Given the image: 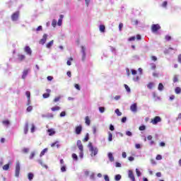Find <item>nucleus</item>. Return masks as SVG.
Wrapping results in <instances>:
<instances>
[{
  "label": "nucleus",
  "mask_w": 181,
  "mask_h": 181,
  "mask_svg": "<svg viewBox=\"0 0 181 181\" xmlns=\"http://www.w3.org/2000/svg\"><path fill=\"white\" fill-rule=\"evenodd\" d=\"M88 148L89 152H90V156L92 158L93 156H96V155L98 154V148L94 147V146H93V143L89 142L88 144Z\"/></svg>",
  "instance_id": "f257e3e1"
},
{
  "label": "nucleus",
  "mask_w": 181,
  "mask_h": 181,
  "mask_svg": "<svg viewBox=\"0 0 181 181\" xmlns=\"http://www.w3.org/2000/svg\"><path fill=\"white\" fill-rule=\"evenodd\" d=\"M81 49V60L82 62H86V58L87 57V47L82 45Z\"/></svg>",
  "instance_id": "f03ea898"
},
{
  "label": "nucleus",
  "mask_w": 181,
  "mask_h": 181,
  "mask_svg": "<svg viewBox=\"0 0 181 181\" xmlns=\"http://www.w3.org/2000/svg\"><path fill=\"white\" fill-rule=\"evenodd\" d=\"M20 173H21V163H19V161H18L16 164V170H15L16 177H19Z\"/></svg>",
  "instance_id": "7ed1b4c3"
},
{
  "label": "nucleus",
  "mask_w": 181,
  "mask_h": 181,
  "mask_svg": "<svg viewBox=\"0 0 181 181\" xmlns=\"http://www.w3.org/2000/svg\"><path fill=\"white\" fill-rule=\"evenodd\" d=\"M29 73H30V69L28 68L23 69L21 78L23 80H26V78L28 77V74H29Z\"/></svg>",
  "instance_id": "20e7f679"
},
{
  "label": "nucleus",
  "mask_w": 181,
  "mask_h": 181,
  "mask_svg": "<svg viewBox=\"0 0 181 181\" xmlns=\"http://www.w3.org/2000/svg\"><path fill=\"white\" fill-rule=\"evenodd\" d=\"M19 19V11H16L11 15V21L13 22H16Z\"/></svg>",
  "instance_id": "39448f33"
},
{
  "label": "nucleus",
  "mask_w": 181,
  "mask_h": 181,
  "mask_svg": "<svg viewBox=\"0 0 181 181\" xmlns=\"http://www.w3.org/2000/svg\"><path fill=\"white\" fill-rule=\"evenodd\" d=\"M81 132H83V126L79 125L75 127V134L76 135H81Z\"/></svg>",
  "instance_id": "423d86ee"
},
{
  "label": "nucleus",
  "mask_w": 181,
  "mask_h": 181,
  "mask_svg": "<svg viewBox=\"0 0 181 181\" xmlns=\"http://www.w3.org/2000/svg\"><path fill=\"white\" fill-rule=\"evenodd\" d=\"M159 29H160V25H159V24H153L151 26V30L153 33L158 32Z\"/></svg>",
  "instance_id": "0eeeda50"
},
{
  "label": "nucleus",
  "mask_w": 181,
  "mask_h": 181,
  "mask_svg": "<svg viewBox=\"0 0 181 181\" xmlns=\"http://www.w3.org/2000/svg\"><path fill=\"white\" fill-rule=\"evenodd\" d=\"M162 121V119L159 116H156L153 118V119L151 120V122L153 125H156L158 122H160Z\"/></svg>",
  "instance_id": "6e6552de"
},
{
  "label": "nucleus",
  "mask_w": 181,
  "mask_h": 181,
  "mask_svg": "<svg viewBox=\"0 0 181 181\" xmlns=\"http://www.w3.org/2000/svg\"><path fill=\"white\" fill-rule=\"evenodd\" d=\"M24 52L28 54V56H32V49H30V47L29 46H25L24 47Z\"/></svg>",
  "instance_id": "1a4fd4ad"
},
{
  "label": "nucleus",
  "mask_w": 181,
  "mask_h": 181,
  "mask_svg": "<svg viewBox=\"0 0 181 181\" xmlns=\"http://www.w3.org/2000/svg\"><path fill=\"white\" fill-rule=\"evenodd\" d=\"M128 177L132 181H136L135 180V175H134V172L132 171V170H130L128 171Z\"/></svg>",
  "instance_id": "9d476101"
},
{
  "label": "nucleus",
  "mask_w": 181,
  "mask_h": 181,
  "mask_svg": "<svg viewBox=\"0 0 181 181\" xmlns=\"http://www.w3.org/2000/svg\"><path fill=\"white\" fill-rule=\"evenodd\" d=\"M47 34H44L42 38L39 42L40 45H45L47 40Z\"/></svg>",
  "instance_id": "9b49d317"
},
{
  "label": "nucleus",
  "mask_w": 181,
  "mask_h": 181,
  "mask_svg": "<svg viewBox=\"0 0 181 181\" xmlns=\"http://www.w3.org/2000/svg\"><path fill=\"white\" fill-rule=\"evenodd\" d=\"M130 110L132 112H136L138 111V105H136V103H133L130 106Z\"/></svg>",
  "instance_id": "f8f14e48"
},
{
  "label": "nucleus",
  "mask_w": 181,
  "mask_h": 181,
  "mask_svg": "<svg viewBox=\"0 0 181 181\" xmlns=\"http://www.w3.org/2000/svg\"><path fill=\"white\" fill-rule=\"evenodd\" d=\"M63 18H64V16L63 14H61L57 22L58 26H62V25L63 24Z\"/></svg>",
  "instance_id": "ddd939ff"
},
{
  "label": "nucleus",
  "mask_w": 181,
  "mask_h": 181,
  "mask_svg": "<svg viewBox=\"0 0 181 181\" xmlns=\"http://www.w3.org/2000/svg\"><path fill=\"white\" fill-rule=\"evenodd\" d=\"M76 145H77L79 151H82L83 149H84V147L83 146V144L81 143V140H78Z\"/></svg>",
  "instance_id": "4468645a"
},
{
  "label": "nucleus",
  "mask_w": 181,
  "mask_h": 181,
  "mask_svg": "<svg viewBox=\"0 0 181 181\" xmlns=\"http://www.w3.org/2000/svg\"><path fill=\"white\" fill-rule=\"evenodd\" d=\"M26 59V57L24 54H18V60L19 62H23Z\"/></svg>",
  "instance_id": "2eb2a0df"
},
{
  "label": "nucleus",
  "mask_w": 181,
  "mask_h": 181,
  "mask_svg": "<svg viewBox=\"0 0 181 181\" xmlns=\"http://www.w3.org/2000/svg\"><path fill=\"white\" fill-rule=\"evenodd\" d=\"M47 133L49 136H53L56 134V131H54V129H49Z\"/></svg>",
  "instance_id": "dca6fc26"
},
{
  "label": "nucleus",
  "mask_w": 181,
  "mask_h": 181,
  "mask_svg": "<svg viewBox=\"0 0 181 181\" xmlns=\"http://www.w3.org/2000/svg\"><path fill=\"white\" fill-rule=\"evenodd\" d=\"M107 158L110 160V162H114L115 158H114V156H112V153L110 152L107 153Z\"/></svg>",
  "instance_id": "f3484780"
},
{
  "label": "nucleus",
  "mask_w": 181,
  "mask_h": 181,
  "mask_svg": "<svg viewBox=\"0 0 181 181\" xmlns=\"http://www.w3.org/2000/svg\"><path fill=\"white\" fill-rule=\"evenodd\" d=\"M42 118H53V114L47 113V115H42Z\"/></svg>",
  "instance_id": "a211bd4d"
},
{
  "label": "nucleus",
  "mask_w": 181,
  "mask_h": 181,
  "mask_svg": "<svg viewBox=\"0 0 181 181\" xmlns=\"http://www.w3.org/2000/svg\"><path fill=\"white\" fill-rule=\"evenodd\" d=\"M28 180H33V177H35V175L33 173H29L28 174Z\"/></svg>",
  "instance_id": "6ab92c4d"
},
{
  "label": "nucleus",
  "mask_w": 181,
  "mask_h": 181,
  "mask_svg": "<svg viewBox=\"0 0 181 181\" xmlns=\"http://www.w3.org/2000/svg\"><path fill=\"white\" fill-rule=\"evenodd\" d=\"M53 43H54V40H51L50 42H49L46 45L47 49H50V47L53 46Z\"/></svg>",
  "instance_id": "aec40b11"
},
{
  "label": "nucleus",
  "mask_w": 181,
  "mask_h": 181,
  "mask_svg": "<svg viewBox=\"0 0 181 181\" xmlns=\"http://www.w3.org/2000/svg\"><path fill=\"white\" fill-rule=\"evenodd\" d=\"M99 29H100V31L102 33H104V32H105V25H100L99 26Z\"/></svg>",
  "instance_id": "412c9836"
},
{
  "label": "nucleus",
  "mask_w": 181,
  "mask_h": 181,
  "mask_svg": "<svg viewBox=\"0 0 181 181\" xmlns=\"http://www.w3.org/2000/svg\"><path fill=\"white\" fill-rule=\"evenodd\" d=\"M28 127L29 124L28 122L25 123V127H24V134L26 135V134H28Z\"/></svg>",
  "instance_id": "4be33fe9"
},
{
  "label": "nucleus",
  "mask_w": 181,
  "mask_h": 181,
  "mask_svg": "<svg viewBox=\"0 0 181 181\" xmlns=\"http://www.w3.org/2000/svg\"><path fill=\"white\" fill-rule=\"evenodd\" d=\"M89 139H90V134L88 133H87L85 138L83 139V142H88Z\"/></svg>",
  "instance_id": "5701e85b"
},
{
  "label": "nucleus",
  "mask_w": 181,
  "mask_h": 181,
  "mask_svg": "<svg viewBox=\"0 0 181 181\" xmlns=\"http://www.w3.org/2000/svg\"><path fill=\"white\" fill-rule=\"evenodd\" d=\"M108 141L112 142V133L111 132H108Z\"/></svg>",
  "instance_id": "b1692460"
},
{
  "label": "nucleus",
  "mask_w": 181,
  "mask_h": 181,
  "mask_svg": "<svg viewBox=\"0 0 181 181\" xmlns=\"http://www.w3.org/2000/svg\"><path fill=\"white\" fill-rule=\"evenodd\" d=\"M85 122H86V125H90L91 121L90 120V117H88V116L86 117Z\"/></svg>",
  "instance_id": "393cba45"
},
{
  "label": "nucleus",
  "mask_w": 181,
  "mask_h": 181,
  "mask_svg": "<svg viewBox=\"0 0 181 181\" xmlns=\"http://www.w3.org/2000/svg\"><path fill=\"white\" fill-rule=\"evenodd\" d=\"M38 163L42 166V168H45V169H47V165L43 164V161L42 160H37Z\"/></svg>",
  "instance_id": "a878e982"
},
{
  "label": "nucleus",
  "mask_w": 181,
  "mask_h": 181,
  "mask_svg": "<svg viewBox=\"0 0 181 181\" xmlns=\"http://www.w3.org/2000/svg\"><path fill=\"white\" fill-rule=\"evenodd\" d=\"M175 94H180L181 93V88L180 87H176L175 89Z\"/></svg>",
  "instance_id": "bb28decb"
},
{
  "label": "nucleus",
  "mask_w": 181,
  "mask_h": 181,
  "mask_svg": "<svg viewBox=\"0 0 181 181\" xmlns=\"http://www.w3.org/2000/svg\"><path fill=\"white\" fill-rule=\"evenodd\" d=\"M173 83H177L179 81V76L175 75L173 79Z\"/></svg>",
  "instance_id": "cd10ccee"
},
{
  "label": "nucleus",
  "mask_w": 181,
  "mask_h": 181,
  "mask_svg": "<svg viewBox=\"0 0 181 181\" xmlns=\"http://www.w3.org/2000/svg\"><path fill=\"white\" fill-rule=\"evenodd\" d=\"M43 29V28L42 27V25H39L36 29H33V32H35V30H36V32H40L42 31Z\"/></svg>",
  "instance_id": "c85d7f7f"
},
{
  "label": "nucleus",
  "mask_w": 181,
  "mask_h": 181,
  "mask_svg": "<svg viewBox=\"0 0 181 181\" xmlns=\"http://www.w3.org/2000/svg\"><path fill=\"white\" fill-rule=\"evenodd\" d=\"M79 158H81V159H83V158H84V149L80 150Z\"/></svg>",
  "instance_id": "c756f323"
},
{
  "label": "nucleus",
  "mask_w": 181,
  "mask_h": 181,
  "mask_svg": "<svg viewBox=\"0 0 181 181\" xmlns=\"http://www.w3.org/2000/svg\"><path fill=\"white\" fill-rule=\"evenodd\" d=\"M163 88H164L163 84V83H159L158 87V90L159 91H163Z\"/></svg>",
  "instance_id": "7c9ffc66"
},
{
  "label": "nucleus",
  "mask_w": 181,
  "mask_h": 181,
  "mask_svg": "<svg viewBox=\"0 0 181 181\" xmlns=\"http://www.w3.org/2000/svg\"><path fill=\"white\" fill-rule=\"evenodd\" d=\"M115 112L117 114V117H121V115H122V113L119 111V109H116Z\"/></svg>",
  "instance_id": "2f4dec72"
},
{
  "label": "nucleus",
  "mask_w": 181,
  "mask_h": 181,
  "mask_svg": "<svg viewBox=\"0 0 181 181\" xmlns=\"http://www.w3.org/2000/svg\"><path fill=\"white\" fill-rule=\"evenodd\" d=\"M46 152H47V148H44V149L41 151V153H40V158H42V156H45V153H46Z\"/></svg>",
  "instance_id": "473e14b6"
},
{
  "label": "nucleus",
  "mask_w": 181,
  "mask_h": 181,
  "mask_svg": "<svg viewBox=\"0 0 181 181\" xmlns=\"http://www.w3.org/2000/svg\"><path fill=\"white\" fill-rule=\"evenodd\" d=\"M136 173L138 177H141L142 173H141L139 169L136 168Z\"/></svg>",
  "instance_id": "72a5a7b5"
},
{
  "label": "nucleus",
  "mask_w": 181,
  "mask_h": 181,
  "mask_svg": "<svg viewBox=\"0 0 181 181\" xmlns=\"http://www.w3.org/2000/svg\"><path fill=\"white\" fill-rule=\"evenodd\" d=\"M72 159H74V160H76L77 162V160H78V156H77V154L73 153L72 154Z\"/></svg>",
  "instance_id": "f704fd0d"
},
{
  "label": "nucleus",
  "mask_w": 181,
  "mask_h": 181,
  "mask_svg": "<svg viewBox=\"0 0 181 181\" xmlns=\"http://www.w3.org/2000/svg\"><path fill=\"white\" fill-rule=\"evenodd\" d=\"M121 175H119V174H118V175H116L115 176V180H116V181H119V180H121Z\"/></svg>",
  "instance_id": "c9c22d12"
},
{
  "label": "nucleus",
  "mask_w": 181,
  "mask_h": 181,
  "mask_svg": "<svg viewBox=\"0 0 181 181\" xmlns=\"http://www.w3.org/2000/svg\"><path fill=\"white\" fill-rule=\"evenodd\" d=\"M52 25L53 26V28H56V26L57 25V21H56V19L52 20Z\"/></svg>",
  "instance_id": "e433bc0d"
},
{
  "label": "nucleus",
  "mask_w": 181,
  "mask_h": 181,
  "mask_svg": "<svg viewBox=\"0 0 181 181\" xmlns=\"http://www.w3.org/2000/svg\"><path fill=\"white\" fill-rule=\"evenodd\" d=\"M99 111L101 114H103V112H105V107H99Z\"/></svg>",
  "instance_id": "4c0bfd02"
},
{
  "label": "nucleus",
  "mask_w": 181,
  "mask_h": 181,
  "mask_svg": "<svg viewBox=\"0 0 181 181\" xmlns=\"http://www.w3.org/2000/svg\"><path fill=\"white\" fill-rule=\"evenodd\" d=\"M124 88L125 90L127 91V93H131V88H129V86H128V85L124 84Z\"/></svg>",
  "instance_id": "58836bf2"
},
{
  "label": "nucleus",
  "mask_w": 181,
  "mask_h": 181,
  "mask_svg": "<svg viewBox=\"0 0 181 181\" xmlns=\"http://www.w3.org/2000/svg\"><path fill=\"white\" fill-rule=\"evenodd\" d=\"M151 70H155L156 69V64L155 63L150 64Z\"/></svg>",
  "instance_id": "ea45409f"
},
{
  "label": "nucleus",
  "mask_w": 181,
  "mask_h": 181,
  "mask_svg": "<svg viewBox=\"0 0 181 181\" xmlns=\"http://www.w3.org/2000/svg\"><path fill=\"white\" fill-rule=\"evenodd\" d=\"M35 155H36V153L35 151H32L30 155V159L32 160L35 158Z\"/></svg>",
  "instance_id": "a19ab883"
},
{
  "label": "nucleus",
  "mask_w": 181,
  "mask_h": 181,
  "mask_svg": "<svg viewBox=\"0 0 181 181\" xmlns=\"http://www.w3.org/2000/svg\"><path fill=\"white\" fill-rule=\"evenodd\" d=\"M92 129H93V135H96L97 134V127L95 126H93L92 127Z\"/></svg>",
  "instance_id": "79ce46f5"
},
{
  "label": "nucleus",
  "mask_w": 181,
  "mask_h": 181,
  "mask_svg": "<svg viewBox=\"0 0 181 181\" xmlns=\"http://www.w3.org/2000/svg\"><path fill=\"white\" fill-rule=\"evenodd\" d=\"M9 170V164H6L3 166V170Z\"/></svg>",
  "instance_id": "37998d69"
},
{
  "label": "nucleus",
  "mask_w": 181,
  "mask_h": 181,
  "mask_svg": "<svg viewBox=\"0 0 181 181\" xmlns=\"http://www.w3.org/2000/svg\"><path fill=\"white\" fill-rule=\"evenodd\" d=\"M147 87L150 89L152 90V88H153V83L150 82L148 85Z\"/></svg>",
  "instance_id": "c03bdc74"
},
{
  "label": "nucleus",
  "mask_w": 181,
  "mask_h": 181,
  "mask_svg": "<svg viewBox=\"0 0 181 181\" xmlns=\"http://www.w3.org/2000/svg\"><path fill=\"white\" fill-rule=\"evenodd\" d=\"M52 111H59V110H60V107L59 106H55L54 107H52Z\"/></svg>",
  "instance_id": "a18cd8bd"
},
{
  "label": "nucleus",
  "mask_w": 181,
  "mask_h": 181,
  "mask_svg": "<svg viewBox=\"0 0 181 181\" xmlns=\"http://www.w3.org/2000/svg\"><path fill=\"white\" fill-rule=\"evenodd\" d=\"M71 62H73L72 57L69 58V59L66 62L67 66H70L71 64Z\"/></svg>",
  "instance_id": "49530a36"
},
{
  "label": "nucleus",
  "mask_w": 181,
  "mask_h": 181,
  "mask_svg": "<svg viewBox=\"0 0 181 181\" xmlns=\"http://www.w3.org/2000/svg\"><path fill=\"white\" fill-rule=\"evenodd\" d=\"M139 129V131H145V129H146V127L145 125L140 126Z\"/></svg>",
  "instance_id": "de8ad7c7"
},
{
  "label": "nucleus",
  "mask_w": 181,
  "mask_h": 181,
  "mask_svg": "<svg viewBox=\"0 0 181 181\" xmlns=\"http://www.w3.org/2000/svg\"><path fill=\"white\" fill-rule=\"evenodd\" d=\"M122 28H124V24L122 23H120L119 24V30L121 32L122 30Z\"/></svg>",
  "instance_id": "09e8293b"
},
{
  "label": "nucleus",
  "mask_w": 181,
  "mask_h": 181,
  "mask_svg": "<svg viewBox=\"0 0 181 181\" xmlns=\"http://www.w3.org/2000/svg\"><path fill=\"white\" fill-rule=\"evenodd\" d=\"M30 149L28 148H23L22 151L23 152V153H28L29 152Z\"/></svg>",
  "instance_id": "8fccbe9b"
},
{
  "label": "nucleus",
  "mask_w": 181,
  "mask_h": 181,
  "mask_svg": "<svg viewBox=\"0 0 181 181\" xmlns=\"http://www.w3.org/2000/svg\"><path fill=\"white\" fill-rule=\"evenodd\" d=\"M43 98H49V97H50V94L49 93H44L42 95Z\"/></svg>",
  "instance_id": "3c124183"
},
{
  "label": "nucleus",
  "mask_w": 181,
  "mask_h": 181,
  "mask_svg": "<svg viewBox=\"0 0 181 181\" xmlns=\"http://www.w3.org/2000/svg\"><path fill=\"white\" fill-rule=\"evenodd\" d=\"M60 98H62V96H58L54 99V103H57L58 101H60Z\"/></svg>",
  "instance_id": "603ef678"
},
{
  "label": "nucleus",
  "mask_w": 181,
  "mask_h": 181,
  "mask_svg": "<svg viewBox=\"0 0 181 181\" xmlns=\"http://www.w3.org/2000/svg\"><path fill=\"white\" fill-rule=\"evenodd\" d=\"M9 124H10L9 120H4V121H3V124L4 125L8 126V125H9Z\"/></svg>",
  "instance_id": "864d4df0"
},
{
  "label": "nucleus",
  "mask_w": 181,
  "mask_h": 181,
  "mask_svg": "<svg viewBox=\"0 0 181 181\" xmlns=\"http://www.w3.org/2000/svg\"><path fill=\"white\" fill-rule=\"evenodd\" d=\"M66 165H63V166L61 168V172L64 173V172H66Z\"/></svg>",
  "instance_id": "5fc2aeb1"
},
{
  "label": "nucleus",
  "mask_w": 181,
  "mask_h": 181,
  "mask_svg": "<svg viewBox=\"0 0 181 181\" xmlns=\"http://www.w3.org/2000/svg\"><path fill=\"white\" fill-rule=\"evenodd\" d=\"M25 95H27L28 100L30 99V92L26 91Z\"/></svg>",
  "instance_id": "6e6d98bb"
},
{
  "label": "nucleus",
  "mask_w": 181,
  "mask_h": 181,
  "mask_svg": "<svg viewBox=\"0 0 181 181\" xmlns=\"http://www.w3.org/2000/svg\"><path fill=\"white\" fill-rule=\"evenodd\" d=\"M165 40H167V42H169L172 39V37H170V35H165Z\"/></svg>",
  "instance_id": "4d7b16f0"
},
{
  "label": "nucleus",
  "mask_w": 181,
  "mask_h": 181,
  "mask_svg": "<svg viewBox=\"0 0 181 181\" xmlns=\"http://www.w3.org/2000/svg\"><path fill=\"white\" fill-rule=\"evenodd\" d=\"M32 110H33V107H32V106H28L27 107V112H30V111H32Z\"/></svg>",
  "instance_id": "13d9d810"
},
{
  "label": "nucleus",
  "mask_w": 181,
  "mask_h": 181,
  "mask_svg": "<svg viewBox=\"0 0 181 181\" xmlns=\"http://www.w3.org/2000/svg\"><path fill=\"white\" fill-rule=\"evenodd\" d=\"M134 40H135V36L130 37L128 39V41H129V42H134Z\"/></svg>",
  "instance_id": "bf43d9fd"
},
{
  "label": "nucleus",
  "mask_w": 181,
  "mask_h": 181,
  "mask_svg": "<svg viewBox=\"0 0 181 181\" xmlns=\"http://www.w3.org/2000/svg\"><path fill=\"white\" fill-rule=\"evenodd\" d=\"M104 180L105 181H110V177L107 175H104Z\"/></svg>",
  "instance_id": "052dcab7"
},
{
  "label": "nucleus",
  "mask_w": 181,
  "mask_h": 181,
  "mask_svg": "<svg viewBox=\"0 0 181 181\" xmlns=\"http://www.w3.org/2000/svg\"><path fill=\"white\" fill-rule=\"evenodd\" d=\"M126 135L127 136H132V132H129V131H127L126 132Z\"/></svg>",
  "instance_id": "680f3d73"
},
{
  "label": "nucleus",
  "mask_w": 181,
  "mask_h": 181,
  "mask_svg": "<svg viewBox=\"0 0 181 181\" xmlns=\"http://www.w3.org/2000/svg\"><path fill=\"white\" fill-rule=\"evenodd\" d=\"M156 160H162V156L160 155H157L156 158Z\"/></svg>",
  "instance_id": "e2e57ef3"
},
{
  "label": "nucleus",
  "mask_w": 181,
  "mask_h": 181,
  "mask_svg": "<svg viewBox=\"0 0 181 181\" xmlns=\"http://www.w3.org/2000/svg\"><path fill=\"white\" fill-rule=\"evenodd\" d=\"M133 81H139V76H134V78H133Z\"/></svg>",
  "instance_id": "0e129e2a"
},
{
  "label": "nucleus",
  "mask_w": 181,
  "mask_h": 181,
  "mask_svg": "<svg viewBox=\"0 0 181 181\" xmlns=\"http://www.w3.org/2000/svg\"><path fill=\"white\" fill-rule=\"evenodd\" d=\"M163 8H166L168 6V1H164L162 4Z\"/></svg>",
  "instance_id": "69168bd1"
},
{
  "label": "nucleus",
  "mask_w": 181,
  "mask_h": 181,
  "mask_svg": "<svg viewBox=\"0 0 181 181\" xmlns=\"http://www.w3.org/2000/svg\"><path fill=\"white\" fill-rule=\"evenodd\" d=\"M31 132L32 134H33V132H35V124H32V127H31Z\"/></svg>",
  "instance_id": "338daca9"
},
{
  "label": "nucleus",
  "mask_w": 181,
  "mask_h": 181,
  "mask_svg": "<svg viewBox=\"0 0 181 181\" xmlns=\"http://www.w3.org/2000/svg\"><path fill=\"white\" fill-rule=\"evenodd\" d=\"M115 166H116V168H121V163H118V162H116Z\"/></svg>",
  "instance_id": "774afa93"
}]
</instances>
